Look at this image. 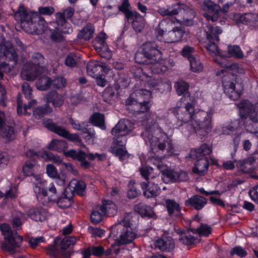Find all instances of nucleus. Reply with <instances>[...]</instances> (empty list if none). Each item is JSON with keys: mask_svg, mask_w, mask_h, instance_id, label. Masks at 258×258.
Here are the masks:
<instances>
[{"mask_svg": "<svg viewBox=\"0 0 258 258\" xmlns=\"http://www.w3.org/2000/svg\"><path fill=\"white\" fill-rule=\"evenodd\" d=\"M178 118L183 122H189L195 132L199 136H205L210 133L213 127L212 110L205 111L195 109L193 104L187 102L182 107L178 102L177 108L170 110Z\"/></svg>", "mask_w": 258, "mask_h": 258, "instance_id": "nucleus-1", "label": "nucleus"}, {"mask_svg": "<svg viewBox=\"0 0 258 258\" xmlns=\"http://www.w3.org/2000/svg\"><path fill=\"white\" fill-rule=\"evenodd\" d=\"M145 130L141 134L146 144L149 146L152 152L159 155L166 151L167 155L173 153V147L171 140L167 135L162 132L158 124L153 123L150 118L143 121Z\"/></svg>", "mask_w": 258, "mask_h": 258, "instance_id": "nucleus-2", "label": "nucleus"}, {"mask_svg": "<svg viewBox=\"0 0 258 258\" xmlns=\"http://www.w3.org/2000/svg\"><path fill=\"white\" fill-rule=\"evenodd\" d=\"M146 68L143 69H138L139 73L142 72V75H136L142 81L145 80V86L147 89H140L136 90L127 98L126 101V105H134L136 107L135 109L138 112H147L151 105L150 100L151 98V91L153 88L162 84L161 81L153 79L146 74Z\"/></svg>", "mask_w": 258, "mask_h": 258, "instance_id": "nucleus-3", "label": "nucleus"}, {"mask_svg": "<svg viewBox=\"0 0 258 258\" xmlns=\"http://www.w3.org/2000/svg\"><path fill=\"white\" fill-rule=\"evenodd\" d=\"M222 67L225 69L217 72L216 75L222 77L224 93L230 99L236 100L239 98L242 91L241 85L236 86V76L238 74H243L244 70L241 66L236 63L229 64L227 62V66Z\"/></svg>", "mask_w": 258, "mask_h": 258, "instance_id": "nucleus-4", "label": "nucleus"}, {"mask_svg": "<svg viewBox=\"0 0 258 258\" xmlns=\"http://www.w3.org/2000/svg\"><path fill=\"white\" fill-rule=\"evenodd\" d=\"M135 59L139 63L151 65L150 68L153 73L159 74L167 69V67L163 64L161 53L157 49V45L155 42L145 43L143 46V53H136Z\"/></svg>", "mask_w": 258, "mask_h": 258, "instance_id": "nucleus-5", "label": "nucleus"}, {"mask_svg": "<svg viewBox=\"0 0 258 258\" xmlns=\"http://www.w3.org/2000/svg\"><path fill=\"white\" fill-rule=\"evenodd\" d=\"M15 20L21 23L24 30L28 33L39 35L47 29V24L44 19L35 12L28 13L23 5L15 14Z\"/></svg>", "mask_w": 258, "mask_h": 258, "instance_id": "nucleus-6", "label": "nucleus"}, {"mask_svg": "<svg viewBox=\"0 0 258 258\" xmlns=\"http://www.w3.org/2000/svg\"><path fill=\"white\" fill-rule=\"evenodd\" d=\"M134 129L132 122L128 119H121L112 128L111 133L114 136L111 152L118 156L121 160L128 157L125 149L126 142L125 136Z\"/></svg>", "mask_w": 258, "mask_h": 258, "instance_id": "nucleus-7", "label": "nucleus"}, {"mask_svg": "<svg viewBox=\"0 0 258 258\" xmlns=\"http://www.w3.org/2000/svg\"><path fill=\"white\" fill-rule=\"evenodd\" d=\"M131 214H126L111 229L110 236L115 238L119 244L132 242L137 235L136 227L131 222Z\"/></svg>", "mask_w": 258, "mask_h": 258, "instance_id": "nucleus-8", "label": "nucleus"}, {"mask_svg": "<svg viewBox=\"0 0 258 258\" xmlns=\"http://www.w3.org/2000/svg\"><path fill=\"white\" fill-rule=\"evenodd\" d=\"M0 78L3 73L10 72L16 66L17 55L11 42L5 41L3 34L0 33Z\"/></svg>", "mask_w": 258, "mask_h": 258, "instance_id": "nucleus-9", "label": "nucleus"}, {"mask_svg": "<svg viewBox=\"0 0 258 258\" xmlns=\"http://www.w3.org/2000/svg\"><path fill=\"white\" fill-rule=\"evenodd\" d=\"M222 30L219 27L207 26V39L205 42V47L214 58V60L221 67L227 66L225 54L220 52L218 49L215 41H219L218 35L221 34Z\"/></svg>", "mask_w": 258, "mask_h": 258, "instance_id": "nucleus-10", "label": "nucleus"}, {"mask_svg": "<svg viewBox=\"0 0 258 258\" xmlns=\"http://www.w3.org/2000/svg\"><path fill=\"white\" fill-rule=\"evenodd\" d=\"M149 162L154 164L162 172V179L165 183L184 181L188 180L187 173L181 170H175L167 167V165L159 156L152 157Z\"/></svg>", "mask_w": 258, "mask_h": 258, "instance_id": "nucleus-11", "label": "nucleus"}, {"mask_svg": "<svg viewBox=\"0 0 258 258\" xmlns=\"http://www.w3.org/2000/svg\"><path fill=\"white\" fill-rule=\"evenodd\" d=\"M141 164L142 166L140 168V173L142 176L147 181V182L141 183L144 195L147 198L156 197L160 194V189L157 184H154L149 180L158 177L159 173L155 172L153 168L144 165L142 160Z\"/></svg>", "mask_w": 258, "mask_h": 258, "instance_id": "nucleus-12", "label": "nucleus"}, {"mask_svg": "<svg viewBox=\"0 0 258 258\" xmlns=\"http://www.w3.org/2000/svg\"><path fill=\"white\" fill-rule=\"evenodd\" d=\"M34 181V191L38 201L43 204H46L48 202H54L57 200L58 193L53 183H50L48 188V191L45 188V181L40 177L35 176Z\"/></svg>", "mask_w": 258, "mask_h": 258, "instance_id": "nucleus-13", "label": "nucleus"}, {"mask_svg": "<svg viewBox=\"0 0 258 258\" xmlns=\"http://www.w3.org/2000/svg\"><path fill=\"white\" fill-rule=\"evenodd\" d=\"M44 58L40 53H34L31 61L24 64L21 73V77L27 81H34L39 75L44 73V68L41 67Z\"/></svg>", "mask_w": 258, "mask_h": 258, "instance_id": "nucleus-14", "label": "nucleus"}, {"mask_svg": "<svg viewBox=\"0 0 258 258\" xmlns=\"http://www.w3.org/2000/svg\"><path fill=\"white\" fill-rule=\"evenodd\" d=\"M0 228L5 238V241L1 244V248L12 254L15 253L18 251L16 248L20 247L23 240L22 237L17 233L13 232L6 223L1 225Z\"/></svg>", "mask_w": 258, "mask_h": 258, "instance_id": "nucleus-15", "label": "nucleus"}, {"mask_svg": "<svg viewBox=\"0 0 258 258\" xmlns=\"http://www.w3.org/2000/svg\"><path fill=\"white\" fill-rule=\"evenodd\" d=\"M159 13L162 16H173L179 14H183L182 19L176 18L175 19L179 23H183L186 25H190L192 24L191 19L195 16V13L193 10L190 9L187 6L183 5L177 4L174 5L172 8H161L158 10Z\"/></svg>", "mask_w": 258, "mask_h": 258, "instance_id": "nucleus-16", "label": "nucleus"}, {"mask_svg": "<svg viewBox=\"0 0 258 258\" xmlns=\"http://www.w3.org/2000/svg\"><path fill=\"white\" fill-rule=\"evenodd\" d=\"M77 239L75 237L66 236L62 240L57 237L55 239L54 244L48 246L47 252L49 255L55 258H67L69 254L64 250L74 245Z\"/></svg>", "mask_w": 258, "mask_h": 258, "instance_id": "nucleus-17", "label": "nucleus"}, {"mask_svg": "<svg viewBox=\"0 0 258 258\" xmlns=\"http://www.w3.org/2000/svg\"><path fill=\"white\" fill-rule=\"evenodd\" d=\"M211 232V228L207 225H202L197 229H191L181 233L179 240L183 244L189 245L196 243L198 240L197 236H208Z\"/></svg>", "mask_w": 258, "mask_h": 258, "instance_id": "nucleus-18", "label": "nucleus"}, {"mask_svg": "<svg viewBox=\"0 0 258 258\" xmlns=\"http://www.w3.org/2000/svg\"><path fill=\"white\" fill-rule=\"evenodd\" d=\"M229 5L226 4L223 9H221L220 6L215 4L210 0H205L203 6L204 11L207 13L204 14V16L208 21L215 22L217 21L221 17L225 18Z\"/></svg>", "mask_w": 258, "mask_h": 258, "instance_id": "nucleus-19", "label": "nucleus"}, {"mask_svg": "<svg viewBox=\"0 0 258 258\" xmlns=\"http://www.w3.org/2000/svg\"><path fill=\"white\" fill-rule=\"evenodd\" d=\"M25 155L26 157L32 158L27 160L22 168V172L25 176H33L35 179V176H39V175H35L39 169L40 166L37 164L36 159L37 158H41L40 156V152L38 153L34 151L33 150L30 149L27 151Z\"/></svg>", "mask_w": 258, "mask_h": 258, "instance_id": "nucleus-20", "label": "nucleus"}, {"mask_svg": "<svg viewBox=\"0 0 258 258\" xmlns=\"http://www.w3.org/2000/svg\"><path fill=\"white\" fill-rule=\"evenodd\" d=\"M167 25L166 21H161L159 24V28L157 29L158 37H163V40L167 43L176 42L180 40L183 36V30L177 27L174 28L172 31L165 33L164 28Z\"/></svg>", "mask_w": 258, "mask_h": 258, "instance_id": "nucleus-21", "label": "nucleus"}, {"mask_svg": "<svg viewBox=\"0 0 258 258\" xmlns=\"http://www.w3.org/2000/svg\"><path fill=\"white\" fill-rule=\"evenodd\" d=\"M106 38L107 35L104 32L99 33L93 41V47L102 57L108 59L111 58L112 53L105 42Z\"/></svg>", "mask_w": 258, "mask_h": 258, "instance_id": "nucleus-22", "label": "nucleus"}, {"mask_svg": "<svg viewBox=\"0 0 258 258\" xmlns=\"http://www.w3.org/2000/svg\"><path fill=\"white\" fill-rule=\"evenodd\" d=\"M65 156L72 157L73 159L78 160L81 162V166L84 168H88L89 166V163L86 160V158L87 157L89 159L93 160L96 158L98 159L99 160H102L103 155L102 154H99L96 153L95 154L92 153H88L86 154L85 153L81 151L77 152L74 150H71L66 152H64Z\"/></svg>", "mask_w": 258, "mask_h": 258, "instance_id": "nucleus-23", "label": "nucleus"}, {"mask_svg": "<svg viewBox=\"0 0 258 258\" xmlns=\"http://www.w3.org/2000/svg\"><path fill=\"white\" fill-rule=\"evenodd\" d=\"M44 125L50 131L55 133L59 136L66 138L70 141L81 143V139L80 137L76 134H70L64 128L56 125L50 120H46L44 122Z\"/></svg>", "mask_w": 258, "mask_h": 258, "instance_id": "nucleus-24", "label": "nucleus"}, {"mask_svg": "<svg viewBox=\"0 0 258 258\" xmlns=\"http://www.w3.org/2000/svg\"><path fill=\"white\" fill-rule=\"evenodd\" d=\"M233 19L237 23H241L254 27L258 26V13H249L243 15L239 13L235 14L233 15Z\"/></svg>", "mask_w": 258, "mask_h": 258, "instance_id": "nucleus-25", "label": "nucleus"}, {"mask_svg": "<svg viewBox=\"0 0 258 258\" xmlns=\"http://www.w3.org/2000/svg\"><path fill=\"white\" fill-rule=\"evenodd\" d=\"M99 69L106 73L109 69L106 64L96 60H91L87 64V73L88 75L93 78H95L97 75Z\"/></svg>", "mask_w": 258, "mask_h": 258, "instance_id": "nucleus-26", "label": "nucleus"}, {"mask_svg": "<svg viewBox=\"0 0 258 258\" xmlns=\"http://www.w3.org/2000/svg\"><path fill=\"white\" fill-rule=\"evenodd\" d=\"M91 249L92 254L97 256H101L103 253L106 255H111L113 253L117 254L119 251L118 245L116 242L111 244L110 247L108 248L105 251H104L103 247L100 245L93 246L91 248Z\"/></svg>", "mask_w": 258, "mask_h": 258, "instance_id": "nucleus-27", "label": "nucleus"}, {"mask_svg": "<svg viewBox=\"0 0 258 258\" xmlns=\"http://www.w3.org/2000/svg\"><path fill=\"white\" fill-rule=\"evenodd\" d=\"M128 15V21H131L134 30L137 32H141L145 27V19L137 12Z\"/></svg>", "mask_w": 258, "mask_h": 258, "instance_id": "nucleus-28", "label": "nucleus"}, {"mask_svg": "<svg viewBox=\"0 0 258 258\" xmlns=\"http://www.w3.org/2000/svg\"><path fill=\"white\" fill-rule=\"evenodd\" d=\"M155 245L162 251H169L174 248L175 244L171 237H164L157 240Z\"/></svg>", "mask_w": 258, "mask_h": 258, "instance_id": "nucleus-29", "label": "nucleus"}, {"mask_svg": "<svg viewBox=\"0 0 258 258\" xmlns=\"http://www.w3.org/2000/svg\"><path fill=\"white\" fill-rule=\"evenodd\" d=\"M55 17L58 24V27L56 28L57 31L63 33H70L73 31L71 24L66 22L63 14L57 13Z\"/></svg>", "mask_w": 258, "mask_h": 258, "instance_id": "nucleus-30", "label": "nucleus"}, {"mask_svg": "<svg viewBox=\"0 0 258 258\" xmlns=\"http://www.w3.org/2000/svg\"><path fill=\"white\" fill-rule=\"evenodd\" d=\"M28 216L33 220L37 222L44 221L48 217L47 211L43 209H30L27 212Z\"/></svg>", "mask_w": 258, "mask_h": 258, "instance_id": "nucleus-31", "label": "nucleus"}, {"mask_svg": "<svg viewBox=\"0 0 258 258\" xmlns=\"http://www.w3.org/2000/svg\"><path fill=\"white\" fill-rule=\"evenodd\" d=\"M39 152L40 157L44 160H51L54 163L57 164H63L66 168L68 170H71L73 169V166L71 164L62 163V159L58 156L54 155L51 153L46 151H42Z\"/></svg>", "mask_w": 258, "mask_h": 258, "instance_id": "nucleus-32", "label": "nucleus"}, {"mask_svg": "<svg viewBox=\"0 0 258 258\" xmlns=\"http://www.w3.org/2000/svg\"><path fill=\"white\" fill-rule=\"evenodd\" d=\"M206 204V199L200 196H195L191 197L185 202L186 206H191L198 210L202 209Z\"/></svg>", "mask_w": 258, "mask_h": 258, "instance_id": "nucleus-33", "label": "nucleus"}, {"mask_svg": "<svg viewBox=\"0 0 258 258\" xmlns=\"http://www.w3.org/2000/svg\"><path fill=\"white\" fill-rule=\"evenodd\" d=\"M99 209L104 213L105 215L113 216L117 213V207L116 205L110 200H104L103 205L99 206Z\"/></svg>", "mask_w": 258, "mask_h": 258, "instance_id": "nucleus-34", "label": "nucleus"}, {"mask_svg": "<svg viewBox=\"0 0 258 258\" xmlns=\"http://www.w3.org/2000/svg\"><path fill=\"white\" fill-rule=\"evenodd\" d=\"M5 119V114L3 112H0V132H2V136L7 140H11L14 138V131L12 127H3Z\"/></svg>", "mask_w": 258, "mask_h": 258, "instance_id": "nucleus-35", "label": "nucleus"}, {"mask_svg": "<svg viewBox=\"0 0 258 258\" xmlns=\"http://www.w3.org/2000/svg\"><path fill=\"white\" fill-rule=\"evenodd\" d=\"M86 187V184L84 181L73 179L70 182L67 188L72 192H76L78 195L83 196Z\"/></svg>", "mask_w": 258, "mask_h": 258, "instance_id": "nucleus-36", "label": "nucleus"}, {"mask_svg": "<svg viewBox=\"0 0 258 258\" xmlns=\"http://www.w3.org/2000/svg\"><path fill=\"white\" fill-rule=\"evenodd\" d=\"M209 162L207 158H199L196 162L192 171L193 172L203 175L205 174L208 168Z\"/></svg>", "mask_w": 258, "mask_h": 258, "instance_id": "nucleus-37", "label": "nucleus"}, {"mask_svg": "<svg viewBox=\"0 0 258 258\" xmlns=\"http://www.w3.org/2000/svg\"><path fill=\"white\" fill-rule=\"evenodd\" d=\"M45 99L47 102H51L52 105L56 107L61 106L64 102L63 96L55 91L49 93Z\"/></svg>", "mask_w": 258, "mask_h": 258, "instance_id": "nucleus-38", "label": "nucleus"}, {"mask_svg": "<svg viewBox=\"0 0 258 258\" xmlns=\"http://www.w3.org/2000/svg\"><path fill=\"white\" fill-rule=\"evenodd\" d=\"M211 152V147L207 144H204L200 148L192 150L191 156L192 157L198 158H205V156L210 154Z\"/></svg>", "mask_w": 258, "mask_h": 258, "instance_id": "nucleus-39", "label": "nucleus"}, {"mask_svg": "<svg viewBox=\"0 0 258 258\" xmlns=\"http://www.w3.org/2000/svg\"><path fill=\"white\" fill-rule=\"evenodd\" d=\"M135 210L142 217H153L154 212L153 209L145 204L141 203L135 206Z\"/></svg>", "mask_w": 258, "mask_h": 258, "instance_id": "nucleus-40", "label": "nucleus"}, {"mask_svg": "<svg viewBox=\"0 0 258 258\" xmlns=\"http://www.w3.org/2000/svg\"><path fill=\"white\" fill-rule=\"evenodd\" d=\"M37 104L36 100H31L28 105H25L22 107V102L20 99H18L17 102V112L19 114H22L24 113L26 115H29L31 113V107Z\"/></svg>", "mask_w": 258, "mask_h": 258, "instance_id": "nucleus-41", "label": "nucleus"}, {"mask_svg": "<svg viewBox=\"0 0 258 258\" xmlns=\"http://www.w3.org/2000/svg\"><path fill=\"white\" fill-rule=\"evenodd\" d=\"M67 147V143L63 140H53L48 145L49 150L58 152L64 151Z\"/></svg>", "mask_w": 258, "mask_h": 258, "instance_id": "nucleus-42", "label": "nucleus"}, {"mask_svg": "<svg viewBox=\"0 0 258 258\" xmlns=\"http://www.w3.org/2000/svg\"><path fill=\"white\" fill-rule=\"evenodd\" d=\"M94 32V28L91 25H87L78 33V36L79 38L83 39L85 40H88L91 39Z\"/></svg>", "mask_w": 258, "mask_h": 258, "instance_id": "nucleus-43", "label": "nucleus"}, {"mask_svg": "<svg viewBox=\"0 0 258 258\" xmlns=\"http://www.w3.org/2000/svg\"><path fill=\"white\" fill-rule=\"evenodd\" d=\"M166 204L169 215L175 216L179 215L181 208L178 204L173 200H168Z\"/></svg>", "mask_w": 258, "mask_h": 258, "instance_id": "nucleus-44", "label": "nucleus"}, {"mask_svg": "<svg viewBox=\"0 0 258 258\" xmlns=\"http://www.w3.org/2000/svg\"><path fill=\"white\" fill-rule=\"evenodd\" d=\"M52 111V108L48 104H45L43 107H38L33 111V115L37 118L50 113Z\"/></svg>", "mask_w": 258, "mask_h": 258, "instance_id": "nucleus-45", "label": "nucleus"}, {"mask_svg": "<svg viewBox=\"0 0 258 258\" xmlns=\"http://www.w3.org/2000/svg\"><path fill=\"white\" fill-rule=\"evenodd\" d=\"M90 121L94 125L98 126L102 130L105 129L104 117L103 115L95 113L90 118Z\"/></svg>", "mask_w": 258, "mask_h": 258, "instance_id": "nucleus-46", "label": "nucleus"}, {"mask_svg": "<svg viewBox=\"0 0 258 258\" xmlns=\"http://www.w3.org/2000/svg\"><path fill=\"white\" fill-rule=\"evenodd\" d=\"M190 62V70L194 73L201 72L204 68L203 65L200 60L196 57H190L189 59Z\"/></svg>", "mask_w": 258, "mask_h": 258, "instance_id": "nucleus-47", "label": "nucleus"}, {"mask_svg": "<svg viewBox=\"0 0 258 258\" xmlns=\"http://www.w3.org/2000/svg\"><path fill=\"white\" fill-rule=\"evenodd\" d=\"M50 84V79L45 76H42L39 78L36 83V87L39 90L44 91L49 87Z\"/></svg>", "mask_w": 258, "mask_h": 258, "instance_id": "nucleus-48", "label": "nucleus"}, {"mask_svg": "<svg viewBox=\"0 0 258 258\" xmlns=\"http://www.w3.org/2000/svg\"><path fill=\"white\" fill-rule=\"evenodd\" d=\"M228 53L229 56L236 58H242L244 56L240 48L237 45L229 46L228 48Z\"/></svg>", "mask_w": 258, "mask_h": 258, "instance_id": "nucleus-49", "label": "nucleus"}, {"mask_svg": "<svg viewBox=\"0 0 258 258\" xmlns=\"http://www.w3.org/2000/svg\"><path fill=\"white\" fill-rule=\"evenodd\" d=\"M104 215H105L104 212L99 209V206L97 207L91 215V221L94 223H98L101 221Z\"/></svg>", "mask_w": 258, "mask_h": 258, "instance_id": "nucleus-50", "label": "nucleus"}, {"mask_svg": "<svg viewBox=\"0 0 258 258\" xmlns=\"http://www.w3.org/2000/svg\"><path fill=\"white\" fill-rule=\"evenodd\" d=\"M177 93L181 95L185 93L188 89V84L184 81H178L175 85Z\"/></svg>", "mask_w": 258, "mask_h": 258, "instance_id": "nucleus-51", "label": "nucleus"}, {"mask_svg": "<svg viewBox=\"0 0 258 258\" xmlns=\"http://www.w3.org/2000/svg\"><path fill=\"white\" fill-rule=\"evenodd\" d=\"M79 61V57L75 54L71 53L66 58L65 64L70 67H73L76 66Z\"/></svg>", "mask_w": 258, "mask_h": 258, "instance_id": "nucleus-52", "label": "nucleus"}, {"mask_svg": "<svg viewBox=\"0 0 258 258\" xmlns=\"http://www.w3.org/2000/svg\"><path fill=\"white\" fill-rule=\"evenodd\" d=\"M135 182L131 181L128 184V190L127 191V196L130 199H133L137 197L140 194V191L137 190L135 187Z\"/></svg>", "mask_w": 258, "mask_h": 258, "instance_id": "nucleus-53", "label": "nucleus"}, {"mask_svg": "<svg viewBox=\"0 0 258 258\" xmlns=\"http://www.w3.org/2000/svg\"><path fill=\"white\" fill-rule=\"evenodd\" d=\"M255 161V159L254 157H250L245 160L241 167V170L245 172H251L253 169L251 166L252 163Z\"/></svg>", "mask_w": 258, "mask_h": 258, "instance_id": "nucleus-54", "label": "nucleus"}, {"mask_svg": "<svg viewBox=\"0 0 258 258\" xmlns=\"http://www.w3.org/2000/svg\"><path fill=\"white\" fill-rule=\"evenodd\" d=\"M129 4L128 0H124L122 5L118 7L119 11L123 12L125 15V17L128 18V15H131V13H135L136 11H130L128 9Z\"/></svg>", "mask_w": 258, "mask_h": 258, "instance_id": "nucleus-55", "label": "nucleus"}, {"mask_svg": "<svg viewBox=\"0 0 258 258\" xmlns=\"http://www.w3.org/2000/svg\"><path fill=\"white\" fill-rule=\"evenodd\" d=\"M89 233L93 237L101 238L105 235V231L98 228L89 227Z\"/></svg>", "mask_w": 258, "mask_h": 258, "instance_id": "nucleus-56", "label": "nucleus"}, {"mask_svg": "<svg viewBox=\"0 0 258 258\" xmlns=\"http://www.w3.org/2000/svg\"><path fill=\"white\" fill-rule=\"evenodd\" d=\"M69 122L73 127L76 130L80 131L83 133H85V131L87 130L84 123L81 124L79 123L78 122L74 120L72 118H69Z\"/></svg>", "mask_w": 258, "mask_h": 258, "instance_id": "nucleus-57", "label": "nucleus"}, {"mask_svg": "<svg viewBox=\"0 0 258 258\" xmlns=\"http://www.w3.org/2000/svg\"><path fill=\"white\" fill-rule=\"evenodd\" d=\"M86 135L83 137L85 141L88 144L93 145L95 143L96 137L94 131L87 132L86 133Z\"/></svg>", "mask_w": 258, "mask_h": 258, "instance_id": "nucleus-58", "label": "nucleus"}, {"mask_svg": "<svg viewBox=\"0 0 258 258\" xmlns=\"http://www.w3.org/2000/svg\"><path fill=\"white\" fill-rule=\"evenodd\" d=\"M54 202H56L58 207L62 209L67 208L71 205L70 199L66 197L58 198L57 200Z\"/></svg>", "mask_w": 258, "mask_h": 258, "instance_id": "nucleus-59", "label": "nucleus"}, {"mask_svg": "<svg viewBox=\"0 0 258 258\" xmlns=\"http://www.w3.org/2000/svg\"><path fill=\"white\" fill-rule=\"evenodd\" d=\"M55 11L53 7L50 6L41 7L38 9L39 13L43 15H50Z\"/></svg>", "mask_w": 258, "mask_h": 258, "instance_id": "nucleus-60", "label": "nucleus"}, {"mask_svg": "<svg viewBox=\"0 0 258 258\" xmlns=\"http://www.w3.org/2000/svg\"><path fill=\"white\" fill-rule=\"evenodd\" d=\"M46 173L51 178H56L58 175L56 168L52 164H48L46 166Z\"/></svg>", "mask_w": 258, "mask_h": 258, "instance_id": "nucleus-61", "label": "nucleus"}, {"mask_svg": "<svg viewBox=\"0 0 258 258\" xmlns=\"http://www.w3.org/2000/svg\"><path fill=\"white\" fill-rule=\"evenodd\" d=\"M18 195V186L15 185L11 187L10 189L7 191L5 197L7 199L16 198Z\"/></svg>", "mask_w": 258, "mask_h": 258, "instance_id": "nucleus-62", "label": "nucleus"}, {"mask_svg": "<svg viewBox=\"0 0 258 258\" xmlns=\"http://www.w3.org/2000/svg\"><path fill=\"white\" fill-rule=\"evenodd\" d=\"M9 160V156L7 154H0V170L5 168L7 166Z\"/></svg>", "mask_w": 258, "mask_h": 258, "instance_id": "nucleus-63", "label": "nucleus"}, {"mask_svg": "<svg viewBox=\"0 0 258 258\" xmlns=\"http://www.w3.org/2000/svg\"><path fill=\"white\" fill-rule=\"evenodd\" d=\"M66 80L62 77H58L52 82V85L56 88L63 87L66 84Z\"/></svg>", "mask_w": 258, "mask_h": 258, "instance_id": "nucleus-64", "label": "nucleus"}]
</instances>
